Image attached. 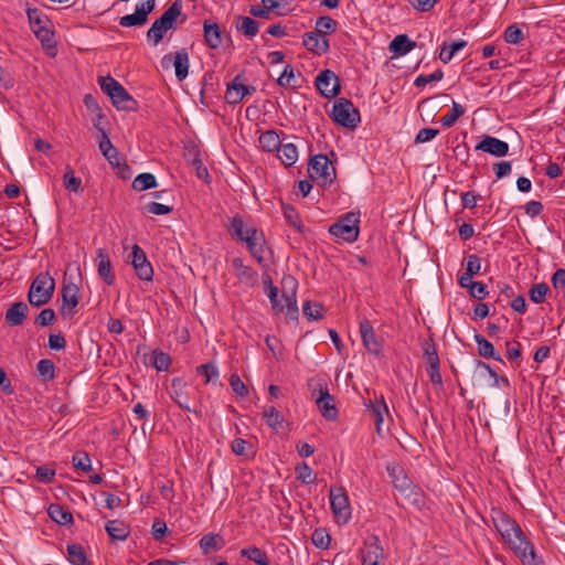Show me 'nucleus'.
<instances>
[{
    "mask_svg": "<svg viewBox=\"0 0 565 565\" xmlns=\"http://www.w3.org/2000/svg\"><path fill=\"white\" fill-rule=\"evenodd\" d=\"M36 371L43 381H51L55 376L54 363L49 359H42L36 364Z\"/></svg>",
    "mask_w": 565,
    "mask_h": 565,
    "instance_id": "obj_50",
    "label": "nucleus"
},
{
    "mask_svg": "<svg viewBox=\"0 0 565 565\" xmlns=\"http://www.w3.org/2000/svg\"><path fill=\"white\" fill-rule=\"evenodd\" d=\"M151 363L159 372L168 371L171 365V358L163 351L154 350L151 354Z\"/></svg>",
    "mask_w": 565,
    "mask_h": 565,
    "instance_id": "obj_46",
    "label": "nucleus"
},
{
    "mask_svg": "<svg viewBox=\"0 0 565 565\" xmlns=\"http://www.w3.org/2000/svg\"><path fill=\"white\" fill-rule=\"evenodd\" d=\"M263 417L267 426L274 430L279 429L284 422V416L274 406L264 407Z\"/></svg>",
    "mask_w": 565,
    "mask_h": 565,
    "instance_id": "obj_41",
    "label": "nucleus"
},
{
    "mask_svg": "<svg viewBox=\"0 0 565 565\" xmlns=\"http://www.w3.org/2000/svg\"><path fill=\"white\" fill-rule=\"evenodd\" d=\"M196 373L200 375H203L205 377V383L216 381L220 376L218 369H217L216 364L213 362L199 365L196 367Z\"/></svg>",
    "mask_w": 565,
    "mask_h": 565,
    "instance_id": "obj_52",
    "label": "nucleus"
},
{
    "mask_svg": "<svg viewBox=\"0 0 565 565\" xmlns=\"http://www.w3.org/2000/svg\"><path fill=\"white\" fill-rule=\"evenodd\" d=\"M55 281L49 273H40L32 281L28 300L34 307L46 305L53 296Z\"/></svg>",
    "mask_w": 565,
    "mask_h": 565,
    "instance_id": "obj_6",
    "label": "nucleus"
},
{
    "mask_svg": "<svg viewBox=\"0 0 565 565\" xmlns=\"http://www.w3.org/2000/svg\"><path fill=\"white\" fill-rule=\"evenodd\" d=\"M359 223L360 214L349 212L329 227V233L345 242L352 243L358 239L360 232Z\"/></svg>",
    "mask_w": 565,
    "mask_h": 565,
    "instance_id": "obj_7",
    "label": "nucleus"
},
{
    "mask_svg": "<svg viewBox=\"0 0 565 565\" xmlns=\"http://www.w3.org/2000/svg\"><path fill=\"white\" fill-rule=\"evenodd\" d=\"M315 32L326 36L332 34L338 29V23L329 15L319 17L316 21Z\"/></svg>",
    "mask_w": 565,
    "mask_h": 565,
    "instance_id": "obj_45",
    "label": "nucleus"
},
{
    "mask_svg": "<svg viewBox=\"0 0 565 565\" xmlns=\"http://www.w3.org/2000/svg\"><path fill=\"white\" fill-rule=\"evenodd\" d=\"M98 83L100 89L111 99L114 107L118 110H135L137 102L118 81L111 76H103Z\"/></svg>",
    "mask_w": 565,
    "mask_h": 565,
    "instance_id": "obj_4",
    "label": "nucleus"
},
{
    "mask_svg": "<svg viewBox=\"0 0 565 565\" xmlns=\"http://www.w3.org/2000/svg\"><path fill=\"white\" fill-rule=\"evenodd\" d=\"M35 36L41 41V43L46 47L54 46L53 33L52 31L45 26L41 29H36L34 32Z\"/></svg>",
    "mask_w": 565,
    "mask_h": 565,
    "instance_id": "obj_63",
    "label": "nucleus"
},
{
    "mask_svg": "<svg viewBox=\"0 0 565 565\" xmlns=\"http://www.w3.org/2000/svg\"><path fill=\"white\" fill-rule=\"evenodd\" d=\"M68 559L72 565H92L87 562L86 553L79 544L67 545Z\"/></svg>",
    "mask_w": 565,
    "mask_h": 565,
    "instance_id": "obj_42",
    "label": "nucleus"
},
{
    "mask_svg": "<svg viewBox=\"0 0 565 565\" xmlns=\"http://www.w3.org/2000/svg\"><path fill=\"white\" fill-rule=\"evenodd\" d=\"M493 523L505 543L521 558L523 564H531L535 557V551L526 540L520 525L504 512H498L493 516Z\"/></svg>",
    "mask_w": 565,
    "mask_h": 565,
    "instance_id": "obj_1",
    "label": "nucleus"
},
{
    "mask_svg": "<svg viewBox=\"0 0 565 565\" xmlns=\"http://www.w3.org/2000/svg\"><path fill=\"white\" fill-rule=\"evenodd\" d=\"M360 333L363 347L366 351L375 356H381L383 353V345L377 339L372 323L367 319L360 321Z\"/></svg>",
    "mask_w": 565,
    "mask_h": 565,
    "instance_id": "obj_14",
    "label": "nucleus"
},
{
    "mask_svg": "<svg viewBox=\"0 0 565 565\" xmlns=\"http://www.w3.org/2000/svg\"><path fill=\"white\" fill-rule=\"evenodd\" d=\"M146 211L153 215H167L172 212V207L158 202H150L146 205Z\"/></svg>",
    "mask_w": 565,
    "mask_h": 565,
    "instance_id": "obj_62",
    "label": "nucleus"
},
{
    "mask_svg": "<svg viewBox=\"0 0 565 565\" xmlns=\"http://www.w3.org/2000/svg\"><path fill=\"white\" fill-rule=\"evenodd\" d=\"M330 117L337 125L348 129H355L361 121L359 109L344 97L334 100Z\"/></svg>",
    "mask_w": 565,
    "mask_h": 565,
    "instance_id": "obj_5",
    "label": "nucleus"
},
{
    "mask_svg": "<svg viewBox=\"0 0 565 565\" xmlns=\"http://www.w3.org/2000/svg\"><path fill=\"white\" fill-rule=\"evenodd\" d=\"M303 315L310 320H320L323 317V306L319 302L307 301L302 308Z\"/></svg>",
    "mask_w": 565,
    "mask_h": 565,
    "instance_id": "obj_55",
    "label": "nucleus"
},
{
    "mask_svg": "<svg viewBox=\"0 0 565 565\" xmlns=\"http://www.w3.org/2000/svg\"><path fill=\"white\" fill-rule=\"evenodd\" d=\"M72 463L74 468L83 472H88L92 469V461L87 452L77 451L73 455Z\"/></svg>",
    "mask_w": 565,
    "mask_h": 565,
    "instance_id": "obj_51",
    "label": "nucleus"
},
{
    "mask_svg": "<svg viewBox=\"0 0 565 565\" xmlns=\"http://www.w3.org/2000/svg\"><path fill=\"white\" fill-rule=\"evenodd\" d=\"M310 175L320 179L323 184L331 183L335 178V169L327 156L317 154L310 159Z\"/></svg>",
    "mask_w": 565,
    "mask_h": 565,
    "instance_id": "obj_11",
    "label": "nucleus"
},
{
    "mask_svg": "<svg viewBox=\"0 0 565 565\" xmlns=\"http://www.w3.org/2000/svg\"><path fill=\"white\" fill-rule=\"evenodd\" d=\"M55 317V311L53 309L45 308L38 315L35 322L42 327H46L53 323Z\"/></svg>",
    "mask_w": 565,
    "mask_h": 565,
    "instance_id": "obj_64",
    "label": "nucleus"
},
{
    "mask_svg": "<svg viewBox=\"0 0 565 565\" xmlns=\"http://www.w3.org/2000/svg\"><path fill=\"white\" fill-rule=\"evenodd\" d=\"M424 358L428 367L439 366V356L436 351V347L433 342H425L424 347Z\"/></svg>",
    "mask_w": 565,
    "mask_h": 565,
    "instance_id": "obj_56",
    "label": "nucleus"
},
{
    "mask_svg": "<svg viewBox=\"0 0 565 565\" xmlns=\"http://www.w3.org/2000/svg\"><path fill=\"white\" fill-rule=\"evenodd\" d=\"M282 285L285 288H289V292H284L282 297L285 299V306L286 313L291 319H296L298 316V307H297V299H296V291H297V281L291 276H286L282 279Z\"/></svg>",
    "mask_w": 565,
    "mask_h": 565,
    "instance_id": "obj_18",
    "label": "nucleus"
},
{
    "mask_svg": "<svg viewBox=\"0 0 565 565\" xmlns=\"http://www.w3.org/2000/svg\"><path fill=\"white\" fill-rule=\"evenodd\" d=\"M316 87L326 98H333L340 93V79L330 70H324L316 78Z\"/></svg>",
    "mask_w": 565,
    "mask_h": 565,
    "instance_id": "obj_13",
    "label": "nucleus"
},
{
    "mask_svg": "<svg viewBox=\"0 0 565 565\" xmlns=\"http://www.w3.org/2000/svg\"><path fill=\"white\" fill-rule=\"evenodd\" d=\"M547 291L548 286L546 284H536L530 289V299L535 303H541L544 301Z\"/></svg>",
    "mask_w": 565,
    "mask_h": 565,
    "instance_id": "obj_59",
    "label": "nucleus"
},
{
    "mask_svg": "<svg viewBox=\"0 0 565 565\" xmlns=\"http://www.w3.org/2000/svg\"><path fill=\"white\" fill-rule=\"evenodd\" d=\"M259 24L249 17H239L236 22V30L248 38H254L258 33Z\"/></svg>",
    "mask_w": 565,
    "mask_h": 565,
    "instance_id": "obj_39",
    "label": "nucleus"
},
{
    "mask_svg": "<svg viewBox=\"0 0 565 565\" xmlns=\"http://www.w3.org/2000/svg\"><path fill=\"white\" fill-rule=\"evenodd\" d=\"M203 35L206 45L210 49L216 50L222 44L221 29L217 23L211 21H204L203 23Z\"/></svg>",
    "mask_w": 565,
    "mask_h": 565,
    "instance_id": "obj_27",
    "label": "nucleus"
},
{
    "mask_svg": "<svg viewBox=\"0 0 565 565\" xmlns=\"http://www.w3.org/2000/svg\"><path fill=\"white\" fill-rule=\"evenodd\" d=\"M475 341L478 345V352L482 358L494 359L500 362L502 361L501 356L495 352L493 344L484 337L477 333L475 335Z\"/></svg>",
    "mask_w": 565,
    "mask_h": 565,
    "instance_id": "obj_37",
    "label": "nucleus"
},
{
    "mask_svg": "<svg viewBox=\"0 0 565 565\" xmlns=\"http://www.w3.org/2000/svg\"><path fill=\"white\" fill-rule=\"evenodd\" d=\"M79 299V287L74 282H65L62 288L61 315L64 318H72L76 313Z\"/></svg>",
    "mask_w": 565,
    "mask_h": 565,
    "instance_id": "obj_12",
    "label": "nucleus"
},
{
    "mask_svg": "<svg viewBox=\"0 0 565 565\" xmlns=\"http://www.w3.org/2000/svg\"><path fill=\"white\" fill-rule=\"evenodd\" d=\"M302 45L317 55L326 54L330 49L329 40L315 31L303 34Z\"/></svg>",
    "mask_w": 565,
    "mask_h": 565,
    "instance_id": "obj_19",
    "label": "nucleus"
},
{
    "mask_svg": "<svg viewBox=\"0 0 565 565\" xmlns=\"http://www.w3.org/2000/svg\"><path fill=\"white\" fill-rule=\"evenodd\" d=\"M415 46L416 43L411 41L406 34H399L392 40L388 49L395 56H403L409 53Z\"/></svg>",
    "mask_w": 565,
    "mask_h": 565,
    "instance_id": "obj_30",
    "label": "nucleus"
},
{
    "mask_svg": "<svg viewBox=\"0 0 565 565\" xmlns=\"http://www.w3.org/2000/svg\"><path fill=\"white\" fill-rule=\"evenodd\" d=\"M258 142L260 148L267 152L277 151L281 146L279 135L275 130L264 131L259 136Z\"/></svg>",
    "mask_w": 565,
    "mask_h": 565,
    "instance_id": "obj_34",
    "label": "nucleus"
},
{
    "mask_svg": "<svg viewBox=\"0 0 565 565\" xmlns=\"http://www.w3.org/2000/svg\"><path fill=\"white\" fill-rule=\"evenodd\" d=\"M387 473L392 479L394 487L404 495L413 493L415 487L413 481L405 473L404 469L396 462L387 465Z\"/></svg>",
    "mask_w": 565,
    "mask_h": 565,
    "instance_id": "obj_15",
    "label": "nucleus"
},
{
    "mask_svg": "<svg viewBox=\"0 0 565 565\" xmlns=\"http://www.w3.org/2000/svg\"><path fill=\"white\" fill-rule=\"evenodd\" d=\"M504 40L509 44H518L523 40V32L516 25H510L504 31Z\"/></svg>",
    "mask_w": 565,
    "mask_h": 565,
    "instance_id": "obj_60",
    "label": "nucleus"
},
{
    "mask_svg": "<svg viewBox=\"0 0 565 565\" xmlns=\"http://www.w3.org/2000/svg\"><path fill=\"white\" fill-rule=\"evenodd\" d=\"M479 366L488 372L490 377L493 380V386L504 387L509 385V381L504 376H500L490 365L479 362Z\"/></svg>",
    "mask_w": 565,
    "mask_h": 565,
    "instance_id": "obj_61",
    "label": "nucleus"
},
{
    "mask_svg": "<svg viewBox=\"0 0 565 565\" xmlns=\"http://www.w3.org/2000/svg\"><path fill=\"white\" fill-rule=\"evenodd\" d=\"M170 397L184 411L191 412L189 396L186 394V383L181 377H174L171 381Z\"/></svg>",
    "mask_w": 565,
    "mask_h": 565,
    "instance_id": "obj_23",
    "label": "nucleus"
},
{
    "mask_svg": "<svg viewBox=\"0 0 565 565\" xmlns=\"http://www.w3.org/2000/svg\"><path fill=\"white\" fill-rule=\"evenodd\" d=\"M156 0H142L136 4V10L131 14L119 19V24L124 28L141 26L148 20V14L154 9Z\"/></svg>",
    "mask_w": 565,
    "mask_h": 565,
    "instance_id": "obj_9",
    "label": "nucleus"
},
{
    "mask_svg": "<svg viewBox=\"0 0 565 565\" xmlns=\"http://www.w3.org/2000/svg\"><path fill=\"white\" fill-rule=\"evenodd\" d=\"M26 14L33 33L36 31V29L46 26V19L39 9L28 8Z\"/></svg>",
    "mask_w": 565,
    "mask_h": 565,
    "instance_id": "obj_49",
    "label": "nucleus"
},
{
    "mask_svg": "<svg viewBox=\"0 0 565 565\" xmlns=\"http://www.w3.org/2000/svg\"><path fill=\"white\" fill-rule=\"evenodd\" d=\"M102 136L103 139L99 142V150L102 151L103 156L106 158L110 166L120 168L118 150L113 146L106 131L102 130Z\"/></svg>",
    "mask_w": 565,
    "mask_h": 565,
    "instance_id": "obj_28",
    "label": "nucleus"
},
{
    "mask_svg": "<svg viewBox=\"0 0 565 565\" xmlns=\"http://www.w3.org/2000/svg\"><path fill=\"white\" fill-rule=\"evenodd\" d=\"M319 396L316 404L321 412L322 416L328 420H333L338 416V411L334 405L333 397L330 395L327 386H320Z\"/></svg>",
    "mask_w": 565,
    "mask_h": 565,
    "instance_id": "obj_21",
    "label": "nucleus"
},
{
    "mask_svg": "<svg viewBox=\"0 0 565 565\" xmlns=\"http://www.w3.org/2000/svg\"><path fill=\"white\" fill-rule=\"evenodd\" d=\"M311 541L316 547L324 550L329 547L331 537L324 529L319 527L313 531Z\"/></svg>",
    "mask_w": 565,
    "mask_h": 565,
    "instance_id": "obj_54",
    "label": "nucleus"
},
{
    "mask_svg": "<svg viewBox=\"0 0 565 565\" xmlns=\"http://www.w3.org/2000/svg\"><path fill=\"white\" fill-rule=\"evenodd\" d=\"M182 12V2L177 0L157 19L147 32V38L153 46H157L164 34L174 28L178 17Z\"/></svg>",
    "mask_w": 565,
    "mask_h": 565,
    "instance_id": "obj_3",
    "label": "nucleus"
},
{
    "mask_svg": "<svg viewBox=\"0 0 565 565\" xmlns=\"http://www.w3.org/2000/svg\"><path fill=\"white\" fill-rule=\"evenodd\" d=\"M230 385L232 391L239 397H245L248 394V390L238 374L233 373L230 376Z\"/></svg>",
    "mask_w": 565,
    "mask_h": 565,
    "instance_id": "obj_58",
    "label": "nucleus"
},
{
    "mask_svg": "<svg viewBox=\"0 0 565 565\" xmlns=\"http://www.w3.org/2000/svg\"><path fill=\"white\" fill-rule=\"evenodd\" d=\"M28 310V306L23 301L12 303L6 311V323L10 327L21 326L26 318Z\"/></svg>",
    "mask_w": 565,
    "mask_h": 565,
    "instance_id": "obj_25",
    "label": "nucleus"
},
{
    "mask_svg": "<svg viewBox=\"0 0 565 565\" xmlns=\"http://www.w3.org/2000/svg\"><path fill=\"white\" fill-rule=\"evenodd\" d=\"M277 152L279 160L286 167L294 166L299 157L296 145L291 142L282 143L277 150Z\"/></svg>",
    "mask_w": 565,
    "mask_h": 565,
    "instance_id": "obj_35",
    "label": "nucleus"
},
{
    "mask_svg": "<svg viewBox=\"0 0 565 565\" xmlns=\"http://www.w3.org/2000/svg\"><path fill=\"white\" fill-rule=\"evenodd\" d=\"M97 259L98 275L108 286H111L115 281V276L111 273V263L107 253L104 249H98Z\"/></svg>",
    "mask_w": 565,
    "mask_h": 565,
    "instance_id": "obj_29",
    "label": "nucleus"
},
{
    "mask_svg": "<svg viewBox=\"0 0 565 565\" xmlns=\"http://www.w3.org/2000/svg\"><path fill=\"white\" fill-rule=\"evenodd\" d=\"M467 41L465 40H457V41H454L451 43H448V42H444L440 46V52H439V60L444 63V64H447L449 63L454 55L462 50L463 47L467 46Z\"/></svg>",
    "mask_w": 565,
    "mask_h": 565,
    "instance_id": "obj_32",
    "label": "nucleus"
},
{
    "mask_svg": "<svg viewBox=\"0 0 565 565\" xmlns=\"http://www.w3.org/2000/svg\"><path fill=\"white\" fill-rule=\"evenodd\" d=\"M106 532L113 540L125 541L129 533V526L121 520H111L106 523Z\"/></svg>",
    "mask_w": 565,
    "mask_h": 565,
    "instance_id": "obj_31",
    "label": "nucleus"
},
{
    "mask_svg": "<svg viewBox=\"0 0 565 565\" xmlns=\"http://www.w3.org/2000/svg\"><path fill=\"white\" fill-rule=\"evenodd\" d=\"M200 548L203 554H209L213 550H220L223 547L224 540L218 534L209 533L201 537L200 540Z\"/></svg>",
    "mask_w": 565,
    "mask_h": 565,
    "instance_id": "obj_38",
    "label": "nucleus"
},
{
    "mask_svg": "<svg viewBox=\"0 0 565 565\" xmlns=\"http://www.w3.org/2000/svg\"><path fill=\"white\" fill-rule=\"evenodd\" d=\"M475 149L494 157H504L509 152V145L503 140L487 135L481 138Z\"/></svg>",
    "mask_w": 565,
    "mask_h": 565,
    "instance_id": "obj_17",
    "label": "nucleus"
},
{
    "mask_svg": "<svg viewBox=\"0 0 565 565\" xmlns=\"http://www.w3.org/2000/svg\"><path fill=\"white\" fill-rule=\"evenodd\" d=\"M296 472H297V478L303 484H311L316 480V476H315L312 469L305 462L296 468Z\"/></svg>",
    "mask_w": 565,
    "mask_h": 565,
    "instance_id": "obj_57",
    "label": "nucleus"
},
{
    "mask_svg": "<svg viewBox=\"0 0 565 565\" xmlns=\"http://www.w3.org/2000/svg\"><path fill=\"white\" fill-rule=\"evenodd\" d=\"M241 556L247 557L248 559L255 562L257 565H270V561L266 552L257 546H250L241 550Z\"/></svg>",
    "mask_w": 565,
    "mask_h": 565,
    "instance_id": "obj_40",
    "label": "nucleus"
},
{
    "mask_svg": "<svg viewBox=\"0 0 565 565\" xmlns=\"http://www.w3.org/2000/svg\"><path fill=\"white\" fill-rule=\"evenodd\" d=\"M362 565H384V550L377 536L371 537L362 551Z\"/></svg>",
    "mask_w": 565,
    "mask_h": 565,
    "instance_id": "obj_16",
    "label": "nucleus"
},
{
    "mask_svg": "<svg viewBox=\"0 0 565 565\" xmlns=\"http://www.w3.org/2000/svg\"><path fill=\"white\" fill-rule=\"evenodd\" d=\"M50 518L60 525L73 524V515L60 504H51L47 509Z\"/></svg>",
    "mask_w": 565,
    "mask_h": 565,
    "instance_id": "obj_36",
    "label": "nucleus"
},
{
    "mask_svg": "<svg viewBox=\"0 0 565 565\" xmlns=\"http://www.w3.org/2000/svg\"><path fill=\"white\" fill-rule=\"evenodd\" d=\"M63 184L71 192H78L82 186V180L75 175L74 170L70 166L66 167L63 175Z\"/></svg>",
    "mask_w": 565,
    "mask_h": 565,
    "instance_id": "obj_48",
    "label": "nucleus"
},
{
    "mask_svg": "<svg viewBox=\"0 0 565 565\" xmlns=\"http://www.w3.org/2000/svg\"><path fill=\"white\" fill-rule=\"evenodd\" d=\"M366 407L371 413V416L374 418L377 435L382 436V424L384 423L385 416L390 417L387 404L383 397H380L374 401H370L369 404H366Z\"/></svg>",
    "mask_w": 565,
    "mask_h": 565,
    "instance_id": "obj_22",
    "label": "nucleus"
},
{
    "mask_svg": "<svg viewBox=\"0 0 565 565\" xmlns=\"http://www.w3.org/2000/svg\"><path fill=\"white\" fill-rule=\"evenodd\" d=\"M231 449L236 456L248 458L254 455L252 444L243 438H235L231 444Z\"/></svg>",
    "mask_w": 565,
    "mask_h": 565,
    "instance_id": "obj_47",
    "label": "nucleus"
},
{
    "mask_svg": "<svg viewBox=\"0 0 565 565\" xmlns=\"http://www.w3.org/2000/svg\"><path fill=\"white\" fill-rule=\"evenodd\" d=\"M260 1H262L263 7H259V6L250 7L249 13L253 17L269 19L270 12H273V11H275L277 15H285V13L280 11L279 3L277 1H273V0H270V2H267L264 0H260Z\"/></svg>",
    "mask_w": 565,
    "mask_h": 565,
    "instance_id": "obj_33",
    "label": "nucleus"
},
{
    "mask_svg": "<svg viewBox=\"0 0 565 565\" xmlns=\"http://www.w3.org/2000/svg\"><path fill=\"white\" fill-rule=\"evenodd\" d=\"M232 266L235 270L236 277L242 284L248 287H252L256 284V271H254L249 266L245 265L241 257L233 258Z\"/></svg>",
    "mask_w": 565,
    "mask_h": 565,
    "instance_id": "obj_24",
    "label": "nucleus"
},
{
    "mask_svg": "<svg viewBox=\"0 0 565 565\" xmlns=\"http://www.w3.org/2000/svg\"><path fill=\"white\" fill-rule=\"evenodd\" d=\"M157 185L156 177L148 172L138 174L132 181V189L139 192L153 189Z\"/></svg>",
    "mask_w": 565,
    "mask_h": 565,
    "instance_id": "obj_43",
    "label": "nucleus"
},
{
    "mask_svg": "<svg viewBox=\"0 0 565 565\" xmlns=\"http://www.w3.org/2000/svg\"><path fill=\"white\" fill-rule=\"evenodd\" d=\"M330 507L338 524H347L351 520V505L344 488L330 489Z\"/></svg>",
    "mask_w": 565,
    "mask_h": 565,
    "instance_id": "obj_8",
    "label": "nucleus"
},
{
    "mask_svg": "<svg viewBox=\"0 0 565 565\" xmlns=\"http://www.w3.org/2000/svg\"><path fill=\"white\" fill-rule=\"evenodd\" d=\"M463 114V106L459 103L452 102L450 110L440 118V124L447 128L452 127Z\"/></svg>",
    "mask_w": 565,
    "mask_h": 565,
    "instance_id": "obj_44",
    "label": "nucleus"
},
{
    "mask_svg": "<svg viewBox=\"0 0 565 565\" xmlns=\"http://www.w3.org/2000/svg\"><path fill=\"white\" fill-rule=\"evenodd\" d=\"M167 61H172L175 72V77L179 81H183L188 74H189V53L185 49L178 50L173 56L166 55L162 58V63H166Z\"/></svg>",
    "mask_w": 565,
    "mask_h": 565,
    "instance_id": "obj_20",
    "label": "nucleus"
},
{
    "mask_svg": "<svg viewBox=\"0 0 565 565\" xmlns=\"http://www.w3.org/2000/svg\"><path fill=\"white\" fill-rule=\"evenodd\" d=\"M130 264L132 265L136 275L139 279L151 281L153 278V268L151 263L148 260L143 249L135 244L132 246L130 255Z\"/></svg>",
    "mask_w": 565,
    "mask_h": 565,
    "instance_id": "obj_10",
    "label": "nucleus"
},
{
    "mask_svg": "<svg viewBox=\"0 0 565 565\" xmlns=\"http://www.w3.org/2000/svg\"><path fill=\"white\" fill-rule=\"evenodd\" d=\"M230 232L237 239L246 244L249 253L258 264L265 265L266 239L262 231L257 230L254 225H246L239 216H234L231 220Z\"/></svg>",
    "mask_w": 565,
    "mask_h": 565,
    "instance_id": "obj_2",
    "label": "nucleus"
},
{
    "mask_svg": "<svg viewBox=\"0 0 565 565\" xmlns=\"http://www.w3.org/2000/svg\"><path fill=\"white\" fill-rule=\"evenodd\" d=\"M265 285L268 288L267 296L269 298V301H270L273 310L276 313L282 312L284 311V306L280 305L279 300H278V288L276 286H274V284H273L270 278L265 280Z\"/></svg>",
    "mask_w": 565,
    "mask_h": 565,
    "instance_id": "obj_53",
    "label": "nucleus"
},
{
    "mask_svg": "<svg viewBox=\"0 0 565 565\" xmlns=\"http://www.w3.org/2000/svg\"><path fill=\"white\" fill-rule=\"evenodd\" d=\"M249 94H252L249 87L239 81V76H236L227 86L225 98L230 104H238Z\"/></svg>",
    "mask_w": 565,
    "mask_h": 565,
    "instance_id": "obj_26",
    "label": "nucleus"
}]
</instances>
